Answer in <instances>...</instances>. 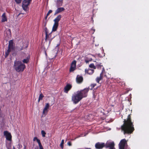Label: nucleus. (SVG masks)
<instances>
[{
    "label": "nucleus",
    "mask_w": 149,
    "mask_h": 149,
    "mask_svg": "<svg viewBox=\"0 0 149 149\" xmlns=\"http://www.w3.org/2000/svg\"><path fill=\"white\" fill-rule=\"evenodd\" d=\"M45 25H46V24H45V25H44V26H45Z\"/></svg>",
    "instance_id": "50"
},
{
    "label": "nucleus",
    "mask_w": 149,
    "mask_h": 149,
    "mask_svg": "<svg viewBox=\"0 0 149 149\" xmlns=\"http://www.w3.org/2000/svg\"><path fill=\"white\" fill-rule=\"evenodd\" d=\"M95 146L97 149H101L105 147V143L98 142L95 144Z\"/></svg>",
    "instance_id": "9"
},
{
    "label": "nucleus",
    "mask_w": 149,
    "mask_h": 149,
    "mask_svg": "<svg viewBox=\"0 0 149 149\" xmlns=\"http://www.w3.org/2000/svg\"><path fill=\"white\" fill-rule=\"evenodd\" d=\"M127 142L125 139L121 140L119 144V149H127Z\"/></svg>",
    "instance_id": "4"
},
{
    "label": "nucleus",
    "mask_w": 149,
    "mask_h": 149,
    "mask_svg": "<svg viewBox=\"0 0 149 149\" xmlns=\"http://www.w3.org/2000/svg\"><path fill=\"white\" fill-rule=\"evenodd\" d=\"M123 124L121 126V130L124 131V134H130V115L129 114L126 119H125Z\"/></svg>",
    "instance_id": "1"
},
{
    "label": "nucleus",
    "mask_w": 149,
    "mask_h": 149,
    "mask_svg": "<svg viewBox=\"0 0 149 149\" xmlns=\"http://www.w3.org/2000/svg\"><path fill=\"white\" fill-rule=\"evenodd\" d=\"M64 140H62V141H61V143L60 144V146L61 147V148L63 149V144L64 143Z\"/></svg>",
    "instance_id": "31"
},
{
    "label": "nucleus",
    "mask_w": 149,
    "mask_h": 149,
    "mask_svg": "<svg viewBox=\"0 0 149 149\" xmlns=\"http://www.w3.org/2000/svg\"><path fill=\"white\" fill-rule=\"evenodd\" d=\"M13 149H15V148L14 147H13Z\"/></svg>",
    "instance_id": "47"
},
{
    "label": "nucleus",
    "mask_w": 149,
    "mask_h": 149,
    "mask_svg": "<svg viewBox=\"0 0 149 149\" xmlns=\"http://www.w3.org/2000/svg\"><path fill=\"white\" fill-rule=\"evenodd\" d=\"M92 60V59H91V60H86V59L85 60V62L86 63H88L89 62V61H91Z\"/></svg>",
    "instance_id": "36"
},
{
    "label": "nucleus",
    "mask_w": 149,
    "mask_h": 149,
    "mask_svg": "<svg viewBox=\"0 0 149 149\" xmlns=\"http://www.w3.org/2000/svg\"><path fill=\"white\" fill-rule=\"evenodd\" d=\"M83 80V78L82 76L77 75L76 78V82L77 83L80 84L81 83Z\"/></svg>",
    "instance_id": "14"
},
{
    "label": "nucleus",
    "mask_w": 149,
    "mask_h": 149,
    "mask_svg": "<svg viewBox=\"0 0 149 149\" xmlns=\"http://www.w3.org/2000/svg\"><path fill=\"white\" fill-rule=\"evenodd\" d=\"M15 1L17 3H21L22 0H15Z\"/></svg>",
    "instance_id": "35"
},
{
    "label": "nucleus",
    "mask_w": 149,
    "mask_h": 149,
    "mask_svg": "<svg viewBox=\"0 0 149 149\" xmlns=\"http://www.w3.org/2000/svg\"><path fill=\"white\" fill-rule=\"evenodd\" d=\"M58 26V23H56L54 22V23L53 26L52 31H56Z\"/></svg>",
    "instance_id": "18"
},
{
    "label": "nucleus",
    "mask_w": 149,
    "mask_h": 149,
    "mask_svg": "<svg viewBox=\"0 0 149 149\" xmlns=\"http://www.w3.org/2000/svg\"><path fill=\"white\" fill-rule=\"evenodd\" d=\"M45 33L46 35V38L47 37V33H49L48 30L47 29V27H45Z\"/></svg>",
    "instance_id": "28"
},
{
    "label": "nucleus",
    "mask_w": 149,
    "mask_h": 149,
    "mask_svg": "<svg viewBox=\"0 0 149 149\" xmlns=\"http://www.w3.org/2000/svg\"><path fill=\"white\" fill-rule=\"evenodd\" d=\"M65 10V8L63 7L59 8L56 10L54 15H55L57 14L64 11Z\"/></svg>",
    "instance_id": "15"
},
{
    "label": "nucleus",
    "mask_w": 149,
    "mask_h": 149,
    "mask_svg": "<svg viewBox=\"0 0 149 149\" xmlns=\"http://www.w3.org/2000/svg\"><path fill=\"white\" fill-rule=\"evenodd\" d=\"M103 71H104V68H103V70H102V72H103Z\"/></svg>",
    "instance_id": "44"
},
{
    "label": "nucleus",
    "mask_w": 149,
    "mask_h": 149,
    "mask_svg": "<svg viewBox=\"0 0 149 149\" xmlns=\"http://www.w3.org/2000/svg\"><path fill=\"white\" fill-rule=\"evenodd\" d=\"M52 38H51H51H50V39H48V40H49V44H50V43H51V41H52Z\"/></svg>",
    "instance_id": "39"
},
{
    "label": "nucleus",
    "mask_w": 149,
    "mask_h": 149,
    "mask_svg": "<svg viewBox=\"0 0 149 149\" xmlns=\"http://www.w3.org/2000/svg\"><path fill=\"white\" fill-rule=\"evenodd\" d=\"M45 25H46V24H45V25H44V26H45Z\"/></svg>",
    "instance_id": "48"
},
{
    "label": "nucleus",
    "mask_w": 149,
    "mask_h": 149,
    "mask_svg": "<svg viewBox=\"0 0 149 149\" xmlns=\"http://www.w3.org/2000/svg\"><path fill=\"white\" fill-rule=\"evenodd\" d=\"M44 97V96L41 93L39 96L38 99V102H40V100H42V98Z\"/></svg>",
    "instance_id": "23"
},
{
    "label": "nucleus",
    "mask_w": 149,
    "mask_h": 149,
    "mask_svg": "<svg viewBox=\"0 0 149 149\" xmlns=\"http://www.w3.org/2000/svg\"><path fill=\"white\" fill-rule=\"evenodd\" d=\"M2 19L1 20L2 22H4L7 21V19L5 15V13H3L2 15Z\"/></svg>",
    "instance_id": "20"
},
{
    "label": "nucleus",
    "mask_w": 149,
    "mask_h": 149,
    "mask_svg": "<svg viewBox=\"0 0 149 149\" xmlns=\"http://www.w3.org/2000/svg\"><path fill=\"white\" fill-rule=\"evenodd\" d=\"M25 65L20 61L15 60L14 61V68L17 72H23L25 68Z\"/></svg>",
    "instance_id": "2"
},
{
    "label": "nucleus",
    "mask_w": 149,
    "mask_h": 149,
    "mask_svg": "<svg viewBox=\"0 0 149 149\" xmlns=\"http://www.w3.org/2000/svg\"><path fill=\"white\" fill-rule=\"evenodd\" d=\"M52 12V10H49L48 11V13H47V15H46V16L45 17V19L46 20V19H47V17L48 16V15H49V14H50V13H51Z\"/></svg>",
    "instance_id": "26"
},
{
    "label": "nucleus",
    "mask_w": 149,
    "mask_h": 149,
    "mask_svg": "<svg viewBox=\"0 0 149 149\" xmlns=\"http://www.w3.org/2000/svg\"><path fill=\"white\" fill-rule=\"evenodd\" d=\"M39 146V149H43V147L42 144H41Z\"/></svg>",
    "instance_id": "37"
},
{
    "label": "nucleus",
    "mask_w": 149,
    "mask_h": 149,
    "mask_svg": "<svg viewBox=\"0 0 149 149\" xmlns=\"http://www.w3.org/2000/svg\"><path fill=\"white\" fill-rule=\"evenodd\" d=\"M68 144L69 146H71L72 145L70 141H69L68 142Z\"/></svg>",
    "instance_id": "38"
},
{
    "label": "nucleus",
    "mask_w": 149,
    "mask_h": 149,
    "mask_svg": "<svg viewBox=\"0 0 149 149\" xmlns=\"http://www.w3.org/2000/svg\"><path fill=\"white\" fill-rule=\"evenodd\" d=\"M15 48V46L13 45V40H11L9 41L8 48L12 51L14 50Z\"/></svg>",
    "instance_id": "13"
},
{
    "label": "nucleus",
    "mask_w": 149,
    "mask_h": 149,
    "mask_svg": "<svg viewBox=\"0 0 149 149\" xmlns=\"http://www.w3.org/2000/svg\"><path fill=\"white\" fill-rule=\"evenodd\" d=\"M76 61L74 60L72 62L71 64L70 71L71 72L74 71L75 69Z\"/></svg>",
    "instance_id": "12"
},
{
    "label": "nucleus",
    "mask_w": 149,
    "mask_h": 149,
    "mask_svg": "<svg viewBox=\"0 0 149 149\" xmlns=\"http://www.w3.org/2000/svg\"><path fill=\"white\" fill-rule=\"evenodd\" d=\"M61 18V15H58L54 20V21L55 23H58V22L60 20Z\"/></svg>",
    "instance_id": "17"
},
{
    "label": "nucleus",
    "mask_w": 149,
    "mask_h": 149,
    "mask_svg": "<svg viewBox=\"0 0 149 149\" xmlns=\"http://www.w3.org/2000/svg\"><path fill=\"white\" fill-rule=\"evenodd\" d=\"M36 140L37 142L38 143L39 145L41 144L40 141L39 139H37Z\"/></svg>",
    "instance_id": "34"
},
{
    "label": "nucleus",
    "mask_w": 149,
    "mask_h": 149,
    "mask_svg": "<svg viewBox=\"0 0 149 149\" xmlns=\"http://www.w3.org/2000/svg\"><path fill=\"white\" fill-rule=\"evenodd\" d=\"M89 67L91 68H93L94 69L96 68L94 66L93 64H91L89 65Z\"/></svg>",
    "instance_id": "29"
},
{
    "label": "nucleus",
    "mask_w": 149,
    "mask_h": 149,
    "mask_svg": "<svg viewBox=\"0 0 149 149\" xmlns=\"http://www.w3.org/2000/svg\"><path fill=\"white\" fill-rule=\"evenodd\" d=\"M41 133L43 137H44L45 136V135L46 134V133L45 131H44L43 130H42L41 131Z\"/></svg>",
    "instance_id": "27"
},
{
    "label": "nucleus",
    "mask_w": 149,
    "mask_h": 149,
    "mask_svg": "<svg viewBox=\"0 0 149 149\" xmlns=\"http://www.w3.org/2000/svg\"><path fill=\"white\" fill-rule=\"evenodd\" d=\"M96 85V84H92L91 85V89L92 90L93 88Z\"/></svg>",
    "instance_id": "33"
},
{
    "label": "nucleus",
    "mask_w": 149,
    "mask_h": 149,
    "mask_svg": "<svg viewBox=\"0 0 149 149\" xmlns=\"http://www.w3.org/2000/svg\"><path fill=\"white\" fill-rule=\"evenodd\" d=\"M80 93H79L77 91L76 93L72 95V100L74 104H77L82 99V97L80 95Z\"/></svg>",
    "instance_id": "3"
},
{
    "label": "nucleus",
    "mask_w": 149,
    "mask_h": 149,
    "mask_svg": "<svg viewBox=\"0 0 149 149\" xmlns=\"http://www.w3.org/2000/svg\"><path fill=\"white\" fill-rule=\"evenodd\" d=\"M99 65V67L100 66V67H101V65Z\"/></svg>",
    "instance_id": "45"
},
{
    "label": "nucleus",
    "mask_w": 149,
    "mask_h": 149,
    "mask_svg": "<svg viewBox=\"0 0 149 149\" xmlns=\"http://www.w3.org/2000/svg\"><path fill=\"white\" fill-rule=\"evenodd\" d=\"M92 30H93V33H94V32H95V29H93V28L92 29Z\"/></svg>",
    "instance_id": "42"
},
{
    "label": "nucleus",
    "mask_w": 149,
    "mask_h": 149,
    "mask_svg": "<svg viewBox=\"0 0 149 149\" xmlns=\"http://www.w3.org/2000/svg\"><path fill=\"white\" fill-rule=\"evenodd\" d=\"M114 146L115 144L113 142L107 141L105 143V147L106 148H109V149H115Z\"/></svg>",
    "instance_id": "6"
},
{
    "label": "nucleus",
    "mask_w": 149,
    "mask_h": 149,
    "mask_svg": "<svg viewBox=\"0 0 149 149\" xmlns=\"http://www.w3.org/2000/svg\"><path fill=\"white\" fill-rule=\"evenodd\" d=\"M29 57L28 56L26 58L24 59L23 61L22 62L24 63H27L29 61Z\"/></svg>",
    "instance_id": "22"
},
{
    "label": "nucleus",
    "mask_w": 149,
    "mask_h": 149,
    "mask_svg": "<svg viewBox=\"0 0 149 149\" xmlns=\"http://www.w3.org/2000/svg\"><path fill=\"white\" fill-rule=\"evenodd\" d=\"M7 148L8 149H10V146H8L7 145H6Z\"/></svg>",
    "instance_id": "41"
},
{
    "label": "nucleus",
    "mask_w": 149,
    "mask_h": 149,
    "mask_svg": "<svg viewBox=\"0 0 149 149\" xmlns=\"http://www.w3.org/2000/svg\"><path fill=\"white\" fill-rule=\"evenodd\" d=\"M23 16V14L22 13H19L17 16V17L21 18Z\"/></svg>",
    "instance_id": "30"
},
{
    "label": "nucleus",
    "mask_w": 149,
    "mask_h": 149,
    "mask_svg": "<svg viewBox=\"0 0 149 149\" xmlns=\"http://www.w3.org/2000/svg\"><path fill=\"white\" fill-rule=\"evenodd\" d=\"M62 2L60 0H57V6L58 7L61 6L62 5Z\"/></svg>",
    "instance_id": "25"
},
{
    "label": "nucleus",
    "mask_w": 149,
    "mask_h": 149,
    "mask_svg": "<svg viewBox=\"0 0 149 149\" xmlns=\"http://www.w3.org/2000/svg\"><path fill=\"white\" fill-rule=\"evenodd\" d=\"M38 138L37 137H35L33 139V141H35Z\"/></svg>",
    "instance_id": "40"
},
{
    "label": "nucleus",
    "mask_w": 149,
    "mask_h": 149,
    "mask_svg": "<svg viewBox=\"0 0 149 149\" xmlns=\"http://www.w3.org/2000/svg\"><path fill=\"white\" fill-rule=\"evenodd\" d=\"M50 107L49 103H46L45 106L43 109L42 114L44 115H46L48 112V109Z\"/></svg>",
    "instance_id": "10"
},
{
    "label": "nucleus",
    "mask_w": 149,
    "mask_h": 149,
    "mask_svg": "<svg viewBox=\"0 0 149 149\" xmlns=\"http://www.w3.org/2000/svg\"><path fill=\"white\" fill-rule=\"evenodd\" d=\"M51 33L49 34V33H47V37L46 38V36H45V41L47 42V40L49 39H48L49 38H50L51 37Z\"/></svg>",
    "instance_id": "24"
},
{
    "label": "nucleus",
    "mask_w": 149,
    "mask_h": 149,
    "mask_svg": "<svg viewBox=\"0 0 149 149\" xmlns=\"http://www.w3.org/2000/svg\"><path fill=\"white\" fill-rule=\"evenodd\" d=\"M3 134L7 140L12 141V136L10 133L7 131H5L3 132Z\"/></svg>",
    "instance_id": "7"
},
{
    "label": "nucleus",
    "mask_w": 149,
    "mask_h": 149,
    "mask_svg": "<svg viewBox=\"0 0 149 149\" xmlns=\"http://www.w3.org/2000/svg\"><path fill=\"white\" fill-rule=\"evenodd\" d=\"M45 54L46 55H47V54L46 52H45Z\"/></svg>",
    "instance_id": "46"
},
{
    "label": "nucleus",
    "mask_w": 149,
    "mask_h": 149,
    "mask_svg": "<svg viewBox=\"0 0 149 149\" xmlns=\"http://www.w3.org/2000/svg\"><path fill=\"white\" fill-rule=\"evenodd\" d=\"M72 86L69 84H67L64 89V92L66 93H68V91L71 88Z\"/></svg>",
    "instance_id": "11"
},
{
    "label": "nucleus",
    "mask_w": 149,
    "mask_h": 149,
    "mask_svg": "<svg viewBox=\"0 0 149 149\" xmlns=\"http://www.w3.org/2000/svg\"><path fill=\"white\" fill-rule=\"evenodd\" d=\"M26 45L25 46V47L24 46H22V47L21 49H20L21 50H22L28 47V43H26Z\"/></svg>",
    "instance_id": "32"
},
{
    "label": "nucleus",
    "mask_w": 149,
    "mask_h": 149,
    "mask_svg": "<svg viewBox=\"0 0 149 149\" xmlns=\"http://www.w3.org/2000/svg\"><path fill=\"white\" fill-rule=\"evenodd\" d=\"M11 51V49L8 48V50L6 52H5V56L6 58L8 56Z\"/></svg>",
    "instance_id": "21"
},
{
    "label": "nucleus",
    "mask_w": 149,
    "mask_h": 149,
    "mask_svg": "<svg viewBox=\"0 0 149 149\" xmlns=\"http://www.w3.org/2000/svg\"><path fill=\"white\" fill-rule=\"evenodd\" d=\"M89 90V88H86L84 90L80 91H77L79 93H80V95L82 98L84 97H86L87 96V93Z\"/></svg>",
    "instance_id": "5"
},
{
    "label": "nucleus",
    "mask_w": 149,
    "mask_h": 149,
    "mask_svg": "<svg viewBox=\"0 0 149 149\" xmlns=\"http://www.w3.org/2000/svg\"><path fill=\"white\" fill-rule=\"evenodd\" d=\"M30 3L25 0L23 1L22 2V7L24 10L25 11H27L28 6Z\"/></svg>",
    "instance_id": "8"
},
{
    "label": "nucleus",
    "mask_w": 149,
    "mask_h": 149,
    "mask_svg": "<svg viewBox=\"0 0 149 149\" xmlns=\"http://www.w3.org/2000/svg\"><path fill=\"white\" fill-rule=\"evenodd\" d=\"M103 72H102L100 74V77H97L96 79V81L98 83H99L100 80H102L103 79Z\"/></svg>",
    "instance_id": "16"
},
{
    "label": "nucleus",
    "mask_w": 149,
    "mask_h": 149,
    "mask_svg": "<svg viewBox=\"0 0 149 149\" xmlns=\"http://www.w3.org/2000/svg\"><path fill=\"white\" fill-rule=\"evenodd\" d=\"M45 25H46V24H45V25H44V26H45Z\"/></svg>",
    "instance_id": "49"
},
{
    "label": "nucleus",
    "mask_w": 149,
    "mask_h": 149,
    "mask_svg": "<svg viewBox=\"0 0 149 149\" xmlns=\"http://www.w3.org/2000/svg\"><path fill=\"white\" fill-rule=\"evenodd\" d=\"M26 146L24 145V147L23 149H26Z\"/></svg>",
    "instance_id": "43"
},
{
    "label": "nucleus",
    "mask_w": 149,
    "mask_h": 149,
    "mask_svg": "<svg viewBox=\"0 0 149 149\" xmlns=\"http://www.w3.org/2000/svg\"><path fill=\"white\" fill-rule=\"evenodd\" d=\"M85 72L86 73L88 74H92L94 72V70H93L88 69L87 70L86 69L85 70Z\"/></svg>",
    "instance_id": "19"
}]
</instances>
